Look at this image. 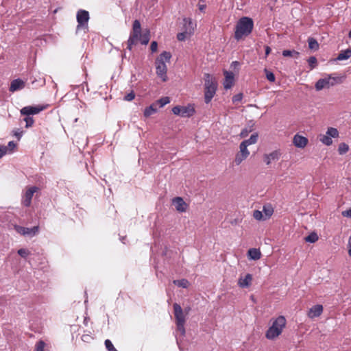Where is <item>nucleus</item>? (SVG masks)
<instances>
[{"label":"nucleus","mask_w":351,"mask_h":351,"mask_svg":"<svg viewBox=\"0 0 351 351\" xmlns=\"http://www.w3.org/2000/svg\"><path fill=\"white\" fill-rule=\"evenodd\" d=\"M351 57V49H347L346 50L341 51L335 60H346Z\"/></svg>","instance_id":"obj_20"},{"label":"nucleus","mask_w":351,"mask_h":351,"mask_svg":"<svg viewBox=\"0 0 351 351\" xmlns=\"http://www.w3.org/2000/svg\"><path fill=\"white\" fill-rule=\"evenodd\" d=\"M205 3H206L205 0H199V1L197 6H198L199 10L201 12H204L206 8V5Z\"/></svg>","instance_id":"obj_47"},{"label":"nucleus","mask_w":351,"mask_h":351,"mask_svg":"<svg viewBox=\"0 0 351 351\" xmlns=\"http://www.w3.org/2000/svg\"><path fill=\"white\" fill-rule=\"evenodd\" d=\"M326 134L328 135L331 138H337L339 136V132L335 128H328L326 131Z\"/></svg>","instance_id":"obj_31"},{"label":"nucleus","mask_w":351,"mask_h":351,"mask_svg":"<svg viewBox=\"0 0 351 351\" xmlns=\"http://www.w3.org/2000/svg\"><path fill=\"white\" fill-rule=\"evenodd\" d=\"M308 63L311 69H314L317 66V58L315 56H311L308 59Z\"/></svg>","instance_id":"obj_38"},{"label":"nucleus","mask_w":351,"mask_h":351,"mask_svg":"<svg viewBox=\"0 0 351 351\" xmlns=\"http://www.w3.org/2000/svg\"><path fill=\"white\" fill-rule=\"evenodd\" d=\"M349 150V146L345 143H341L338 147V152L340 155L345 154Z\"/></svg>","instance_id":"obj_32"},{"label":"nucleus","mask_w":351,"mask_h":351,"mask_svg":"<svg viewBox=\"0 0 351 351\" xmlns=\"http://www.w3.org/2000/svg\"><path fill=\"white\" fill-rule=\"evenodd\" d=\"M173 283L182 288H187L189 285V282L186 279L174 280Z\"/></svg>","instance_id":"obj_27"},{"label":"nucleus","mask_w":351,"mask_h":351,"mask_svg":"<svg viewBox=\"0 0 351 351\" xmlns=\"http://www.w3.org/2000/svg\"><path fill=\"white\" fill-rule=\"evenodd\" d=\"M170 102L169 97H163L158 100L156 101V105L158 104L160 108H162L166 104H169Z\"/></svg>","instance_id":"obj_34"},{"label":"nucleus","mask_w":351,"mask_h":351,"mask_svg":"<svg viewBox=\"0 0 351 351\" xmlns=\"http://www.w3.org/2000/svg\"><path fill=\"white\" fill-rule=\"evenodd\" d=\"M45 343L43 341H39L36 345V351H44Z\"/></svg>","instance_id":"obj_42"},{"label":"nucleus","mask_w":351,"mask_h":351,"mask_svg":"<svg viewBox=\"0 0 351 351\" xmlns=\"http://www.w3.org/2000/svg\"><path fill=\"white\" fill-rule=\"evenodd\" d=\"M258 133H254L251 135L249 139L243 141V142L248 146L252 144H255L258 141Z\"/></svg>","instance_id":"obj_29"},{"label":"nucleus","mask_w":351,"mask_h":351,"mask_svg":"<svg viewBox=\"0 0 351 351\" xmlns=\"http://www.w3.org/2000/svg\"><path fill=\"white\" fill-rule=\"evenodd\" d=\"M251 131H252L251 130H248L247 128L243 129L240 134L241 137H242V138L246 137L247 136L248 133Z\"/></svg>","instance_id":"obj_52"},{"label":"nucleus","mask_w":351,"mask_h":351,"mask_svg":"<svg viewBox=\"0 0 351 351\" xmlns=\"http://www.w3.org/2000/svg\"><path fill=\"white\" fill-rule=\"evenodd\" d=\"M348 37H349L350 38H351V30H350V31L349 32V33H348Z\"/></svg>","instance_id":"obj_59"},{"label":"nucleus","mask_w":351,"mask_h":351,"mask_svg":"<svg viewBox=\"0 0 351 351\" xmlns=\"http://www.w3.org/2000/svg\"><path fill=\"white\" fill-rule=\"evenodd\" d=\"M184 27L186 32H189V34H191L194 30L193 24L190 18H184Z\"/></svg>","instance_id":"obj_23"},{"label":"nucleus","mask_w":351,"mask_h":351,"mask_svg":"<svg viewBox=\"0 0 351 351\" xmlns=\"http://www.w3.org/2000/svg\"><path fill=\"white\" fill-rule=\"evenodd\" d=\"M156 104H153L147 107L144 110V116L148 117L152 114H154L157 111V108L156 107Z\"/></svg>","instance_id":"obj_24"},{"label":"nucleus","mask_w":351,"mask_h":351,"mask_svg":"<svg viewBox=\"0 0 351 351\" xmlns=\"http://www.w3.org/2000/svg\"><path fill=\"white\" fill-rule=\"evenodd\" d=\"M186 34H189V32H186V30L184 32L178 33L177 34V39L180 41L184 40L186 37Z\"/></svg>","instance_id":"obj_44"},{"label":"nucleus","mask_w":351,"mask_h":351,"mask_svg":"<svg viewBox=\"0 0 351 351\" xmlns=\"http://www.w3.org/2000/svg\"><path fill=\"white\" fill-rule=\"evenodd\" d=\"M204 101L209 104L216 93L217 83L209 73L204 75Z\"/></svg>","instance_id":"obj_3"},{"label":"nucleus","mask_w":351,"mask_h":351,"mask_svg":"<svg viewBox=\"0 0 351 351\" xmlns=\"http://www.w3.org/2000/svg\"><path fill=\"white\" fill-rule=\"evenodd\" d=\"M25 87V82L22 80L18 78L12 80L9 88L10 92H15L23 89Z\"/></svg>","instance_id":"obj_14"},{"label":"nucleus","mask_w":351,"mask_h":351,"mask_svg":"<svg viewBox=\"0 0 351 351\" xmlns=\"http://www.w3.org/2000/svg\"><path fill=\"white\" fill-rule=\"evenodd\" d=\"M294 145L298 148H304L308 143V139L301 135L295 134L293 139Z\"/></svg>","instance_id":"obj_13"},{"label":"nucleus","mask_w":351,"mask_h":351,"mask_svg":"<svg viewBox=\"0 0 351 351\" xmlns=\"http://www.w3.org/2000/svg\"><path fill=\"white\" fill-rule=\"evenodd\" d=\"M300 53L295 50H284L282 51V56L285 57H293L298 58Z\"/></svg>","instance_id":"obj_26"},{"label":"nucleus","mask_w":351,"mask_h":351,"mask_svg":"<svg viewBox=\"0 0 351 351\" xmlns=\"http://www.w3.org/2000/svg\"><path fill=\"white\" fill-rule=\"evenodd\" d=\"M248 156L243 154V153H237L235 158H234V162L237 165H240L244 160H245Z\"/></svg>","instance_id":"obj_28"},{"label":"nucleus","mask_w":351,"mask_h":351,"mask_svg":"<svg viewBox=\"0 0 351 351\" xmlns=\"http://www.w3.org/2000/svg\"><path fill=\"white\" fill-rule=\"evenodd\" d=\"M319 140L323 144L328 145V146L332 145V138L326 134L324 135H320Z\"/></svg>","instance_id":"obj_30"},{"label":"nucleus","mask_w":351,"mask_h":351,"mask_svg":"<svg viewBox=\"0 0 351 351\" xmlns=\"http://www.w3.org/2000/svg\"><path fill=\"white\" fill-rule=\"evenodd\" d=\"M18 254L23 258H26L29 254V252L25 248H21L18 250Z\"/></svg>","instance_id":"obj_40"},{"label":"nucleus","mask_w":351,"mask_h":351,"mask_svg":"<svg viewBox=\"0 0 351 351\" xmlns=\"http://www.w3.org/2000/svg\"><path fill=\"white\" fill-rule=\"evenodd\" d=\"M174 316L176 319V323L177 326V330L180 332L182 336H184L185 335V328L184 324L186 322L185 315L183 312V310L180 304L178 303H174L173 305Z\"/></svg>","instance_id":"obj_5"},{"label":"nucleus","mask_w":351,"mask_h":351,"mask_svg":"<svg viewBox=\"0 0 351 351\" xmlns=\"http://www.w3.org/2000/svg\"><path fill=\"white\" fill-rule=\"evenodd\" d=\"M157 49H158V43L156 41H152L151 43V45H150V49L152 51V52H156L157 51Z\"/></svg>","instance_id":"obj_51"},{"label":"nucleus","mask_w":351,"mask_h":351,"mask_svg":"<svg viewBox=\"0 0 351 351\" xmlns=\"http://www.w3.org/2000/svg\"><path fill=\"white\" fill-rule=\"evenodd\" d=\"M225 81L223 82V87L225 89L230 88L234 83V74L232 72L225 71Z\"/></svg>","instance_id":"obj_16"},{"label":"nucleus","mask_w":351,"mask_h":351,"mask_svg":"<svg viewBox=\"0 0 351 351\" xmlns=\"http://www.w3.org/2000/svg\"><path fill=\"white\" fill-rule=\"evenodd\" d=\"M172 112L176 115L181 116L182 106H176L172 108Z\"/></svg>","instance_id":"obj_45"},{"label":"nucleus","mask_w":351,"mask_h":351,"mask_svg":"<svg viewBox=\"0 0 351 351\" xmlns=\"http://www.w3.org/2000/svg\"><path fill=\"white\" fill-rule=\"evenodd\" d=\"M253 217L256 220H261L263 219V215L261 211L256 210L254 211Z\"/></svg>","instance_id":"obj_43"},{"label":"nucleus","mask_w":351,"mask_h":351,"mask_svg":"<svg viewBox=\"0 0 351 351\" xmlns=\"http://www.w3.org/2000/svg\"><path fill=\"white\" fill-rule=\"evenodd\" d=\"M150 40V32L149 29H145L143 34L141 33L139 36V41L142 45H146Z\"/></svg>","instance_id":"obj_22"},{"label":"nucleus","mask_w":351,"mask_h":351,"mask_svg":"<svg viewBox=\"0 0 351 351\" xmlns=\"http://www.w3.org/2000/svg\"><path fill=\"white\" fill-rule=\"evenodd\" d=\"M248 256L252 260H258L261 258V253L258 249L251 248L247 252Z\"/></svg>","instance_id":"obj_21"},{"label":"nucleus","mask_w":351,"mask_h":351,"mask_svg":"<svg viewBox=\"0 0 351 351\" xmlns=\"http://www.w3.org/2000/svg\"><path fill=\"white\" fill-rule=\"evenodd\" d=\"M308 47L311 50L316 51L319 49V43L316 39L313 38H308Z\"/></svg>","instance_id":"obj_25"},{"label":"nucleus","mask_w":351,"mask_h":351,"mask_svg":"<svg viewBox=\"0 0 351 351\" xmlns=\"http://www.w3.org/2000/svg\"><path fill=\"white\" fill-rule=\"evenodd\" d=\"M247 145L245 144L243 141L241 142V143L239 145V149H240V153H243L247 156H249L250 155V152L248 151L247 149Z\"/></svg>","instance_id":"obj_36"},{"label":"nucleus","mask_w":351,"mask_h":351,"mask_svg":"<svg viewBox=\"0 0 351 351\" xmlns=\"http://www.w3.org/2000/svg\"><path fill=\"white\" fill-rule=\"evenodd\" d=\"M77 31H79L81 28H87L88 22L89 20V13L88 11L84 10H80L77 13Z\"/></svg>","instance_id":"obj_8"},{"label":"nucleus","mask_w":351,"mask_h":351,"mask_svg":"<svg viewBox=\"0 0 351 351\" xmlns=\"http://www.w3.org/2000/svg\"><path fill=\"white\" fill-rule=\"evenodd\" d=\"M134 97H135L134 93L133 91H131L130 93L127 94L124 97V100L130 101L133 100L134 99Z\"/></svg>","instance_id":"obj_48"},{"label":"nucleus","mask_w":351,"mask_h":351,"mask_svg":"<svg viewBox=\"0 0 351 351\" xmlns=\"http://www.w3.org/2000/svg\"><path fill=\"white\" fill-rule=\"evenodd\" d=\"M286 319L284 316H279L273 322L272 325L268 328L266 332V337L268 339H274L278 337L285 327Z\"/></svg>","instance_id":"obj_4"},{"label":"nucleus","mask_w":351,"mask_h":351,"mask_svg":"<svg viewBox=\"0 0 351 351\" xmlns=\"http://www.w3.org/2000/svg\"><path fill=\"white\" fill-rule=\"evenodd\" d=\"M348 254H349V256H351V246H348Z\"/></svg>","instance_id":"obj_57"},{"label":"nucleus","mask_w":351,"mask_h":351,"mask_svg":"<svg viewBox=\"0 0 351 351\" xmlns=\"http://www.w3.org/2000/svg\"><path fill=\"white\" fill-rule=\"evenodd\" d=\"M123 57H125V53L123 54Z\"/></svg>","instance_id":"obj_61"},{"label":"nucleus","mask_w":351,"mask_h":351,"mask_svg":"<svg viewBox=\"0 0 351 351\" xmlns=\"http://www.w3.org/2000/svg\"><path fill=\"white\" fill-rule=\"evenodd\" d=\"M6 147H8V153H12L16 147V143L14 141H10Z\"/></svg>","instance_id":"obj_50"},{"label":"nucleus","mask_w":351,"mask_h":351,"mask_svg":"<svg viewBox=\"0 0 351 351\" xmlns=\"http://www.w3.org/2000/svg\"><path fill=\"white\" fill-rule=\"evenodd\" d=\"M280 154L278 151H274L269 154H265L264 156V161L268 165L271 161L278 160L280 158Z\"/></svg>","instance_id":"obj_19"},{"label":"nucleus","mask_w":351,"mask_h":351,"mask_svg":"<svg viewBox=\"0 0 351 351\" xmlns=\"http://www.w3.org/2000/svg\"><path fill=\"white\" fill-rule=\"evenodd\" d=\"M254 27L253 20L247 16L241 18L235 27L234 38L239 40L243 36H247L251 34Z\"/></svg>","instance_id":"obj_1"},{"label":"nucleus","mask_w":351,"mask_h":351,"mask_svg":"<svg viewBox=\"0 0 351 351\" xmlns=\"http://www.w3.org/2000/svg\"><path fill=\"white\" fill-rule=\"evenodd\" d=\"M323 312V306L321 304L313 306L308 311V316L310 318L319 317Z\"/></svg>","instance_id":"obj_15"},{"label":"nucleus","mask_w":351,"mask_h":351,"mask_svg":"<svg viewBox=\"0 0 351 351\" xmlns=\"http://www.w3.org/2000/svg\"><path fill=\"white\" fill-rule=\"evenodd\" d=\"M232 63H233V64H238V62H237V61H235V62H233Z\"/></svg>","instance_id":"obj_60"},{"label":"nucleus","mask_w":351,"mask_h":351,"mask_svg":"<svg viewBox=\"0 0 351 351\" xmlns=\"http://www.w3.org/2000/svg\"><path fill=\"white\" fill-rule=\"evenodd\" d=\"M105 346H106V349L108 350V351H118L117 350V349L114 347L112 343L111 342L110 340L109 339H106L105 341Z\"/></svg>","instance_id":"obj_39"},{"label":"nucleus","mask_w":351,"mask_h":351,"mask_svg":"<svg viewBox=\"0 0 351 351\" xmlns=\"http://www.w3.org/2000/svg\"><path fill=\"white\" fill-rule=\"evenodd\" d=\"M252 275L247 274L244 278L240 277L238 280V285L240 287L245 288L248 287L252 282Z\"/></svg>","instance_id":"obj_17"},{"label":"nucleus","mask_w":351,"mask_h":351,"mask_svg":"<svg viewBox=\"0 0 351 351\" xmlns=\"http://www.w3.org/2000/svg\"><path fill=\"white\" fill-rule=\"evenodd\" d=\"M342 215L343 217H350L351 218V208L346 210H344L342 212Z\"/></svg>","instance_id":"obj_54"},{"label":"nucleus","mask_w":351,"mask_h":351,"mask_svg":"<svg viewBox=\"0 0 351 351\" xmlns=\"http://www.w3.org/2000/svg\"><path fill=\"white\" fill-rule=\"evenodd\" d=\"M141 25L138 20H135L132 25V31L131 32L129 38L128 40L127 49L130 51L132 50V46L136 45L139 40L141 36Z\"/></svg>","instance_id":"obj_6"},{"label":"nucleus","mask_w":351,"mask_h":351,"mask_svg":"<svg viewBox=\"0 0 351 351\" xmlns=\"http://www.w3.org/2000/svg\"><path fill=\"white\" fill-rule=\"evenodd\" d=\"M171 58V54L169 51H163L160 55L156 58L155 64H156V72L157 75L162 79L163 82H166L167 80V67L165 64V62H169Z\"/></svg>","instance_id":"obj_2"},{"label":"nucleus","mask_w":351,"mask_h":351,"mask_svg":"<svg viewBox=\"0 0 351 351\" xmlns=\"http://www.w3.org/2000/svg\"><path fill=\"white\" fill-rule=\"evenodd\" d=\"M125 237H123V238H121V241L123 243H125V242H124V240H125Z\"/></svg>","instance_id":"obj_58"},{"label":"nucleus","mask_w":351,"mask_h":351,"mask_svg":"<svg viewBox=\"0 0 351 351\" xmlns=\"http://www.w3.org/2000/svg\"><path fill=\"white\" fill-rule=\"evenodd\" d=\"M265 56H268L271 52V48L269 46H265Z\"/></svg>","instance_id":"obj_55"},{"label":"nucleus","mask_w":351,"mask_h":351,"mask_svg":"<svg viewBox=\"0 0 351 351\" xmlns=\"http://www.w3.org/2000/svg\"><path fill=\"white\" fill-rule=\"evenodd\" d=\"M14 136L19 140L23 136V131H21L20 130L14 131Z\"/></svg>","instance_id":"obj_53"},{"label":"nucleus","mask_w":351,"mask_h":351,"mask_svg":"<svg viewBox=\"0 0 351 351\" xmlns=\"http://www.w3.org/2000/svg\"><path fill=\"white\" fill-rule=\"evenodd\" d=\"M264 71L266 74L267 80L271 82H274L276 80L274 74L271 71L267 70V69H265Z\"/></svg>","instance_id":"obj_37"},{"label":"nucleus","mask_w":351,"mask_h":351,"mask_svg":"<svg viewBox=\"0 0 351 351\" xmlns=\"http://www.w3.org/2000/svg\"><path fill=\"white\" fill-rule=\"evenodd\" d=\"M243 99V94L239 93L233 96L232 97V101L233 102H239Z\"/></svg>","instance_id":"obj_49"},{"label":"nucleus","mask_w":351,"mask_h":351,"mask_svg":"<svg viewBox=\"0 0 351 351\" xmlns=\"http://www.w3.org/2000/svg\"><path fill=\"white\" fill-rule=\"evenodd\" d=\"M263 211L267 217H269L270 216H271L274 212L273 208L270 206H264Z\"/></svg>","instance_id":"obj_41"},{"label":"nucleus","mask_w":351,"mask_h":351,"mask_svg":"<svg viewBox=\"0 0 351 351\" xmlns=\"http://www.w3.org/2000/svg\"><path fill=\"white\" fill-rule=\"evenodd\" d=\"M172 204L175 206L176 209L179 212H184L186 210L187 204L180 197H174L172 199Z\"/></svg>","instance_id":"obj_12"},{"label":"nucleus","mask_w":351,"mask_h":351,"mask_svg":"<svg viewBox=\"0 0 351 351\" xmlns=\"http://www.w3.org/2000/svg\"><path fill=\"white\" fill-rule=\"evenodd\" d=\"M23 120L25 122V128H27L33 126V125L34 123V120L33 117H32L30 116H26Z\"/></svg>","instance_id":"obj_35"},{"label":"nucleus","mask_w":351,"mask_h":351,"mask_svg":"<svg viewBox=\"0 0 351 351\" xmlns=\"http://www.w3.org/2000/svg\"><path fill=\"white\" fill-rule=\"evenodd\" d=\"M195 112V108L191 104H189L186 106H182L181 117H191L194 114Z\"/></svg>","instance_id":"obj_18"},{"label":"nucleus","mask_w":351,"mask_h":351,"mask_svg":"<svg viewBox=\"0 0 351 351\" xmlns=\"http://www.w3.org/2000/svg\"><path fill=\"white\" fill-rule=\"evenodd\" d=\"M38 187L31 186L28 188L23 195L22 204L25 207H29L32 203V199L34 194L38 191Z\"/></svg>","instance_id":"obj_9"},{"label":"nucleus","mask_w":351,"mask_h":351,"mask_svg":"<svg viewBox=\"0 0 351 351\" xmlns=\"http://www.w3.org/2000/svg\"><path fill=\"white\" fill-rule=\"evenodd\" d=\"M318 236L315 232H312L305 237V241L308 243H313L318 240Z\"/></svg>","instance_id":"obj_33"},{"label":"nucleus","mask_w":351,"mask_h":351,"mask_svg":"<svg viewBox=\"0 0 351 351\" xmlns=\"http://www.w3.org/2000/svg\"><path fill=\"white\" fill-rule=\"evenodd\" d=\"M340 83H341V77H332L331 75H328V77L325 78L319 79L315 83V86L317 90H321L324 88H329Z\"/></svg>","instance_id":"obj_7"},{"label":"nucleus","mask_w":351,"mask_h":351,"mask_svg":"<svg viewBox=\"0 0 351 351\" xmlns=\"http://www.w3.org/2000/svg\"><path fill=\"white\" fill-rule=\"evenodd\" d=\"M15 230L18 233L22 235H28L33 237L38 232L39 227L36 226L29 228L20 226H16Z\"/></svg>","instance_id":"obj_11"},{"label":"nucleus","mask_w":351,"mask_h":351,"mask_svg":"<svg viewBox=\"0 0 351 351\" xmlns=\"http://www.w3.org/2000/svg\"><path fill=\"white\" fill-rule=\"evenodd\" d=\"M46 108L44 106H28L23 107L21 110V114L22 115L30 116L33 114H37Z\"/></svg>","instance_id":"obj_10"},{"label":"nucleus","mask_w":351,"mask_h":351,"mask_svg":"<svg viewBox=\"0 0 351 351\" xmlns=\"http://www.w3.org/2000/svg\"><path fill=\"white\" fill-rule=\"evenodd\" d=\"M8 153V147L0 145V158H1L4 155Z\"/></svg>","instance_id":"obj_46"},{"label":"nucleus","mask_w":351,"mask_h":351,"mask_svg":"<svg viewBox=\"0 0 351 351\" xmlns=\"http://www.w3.org/2000/svg\"><path fill=\"white\" fill-rule=\"evenodd\" d=\"M89 337H90V336H89V335H83V336H82V340H83V341H86V339H88Z\"/></svg>","instance_id":"obj_56"}]
</instances>
